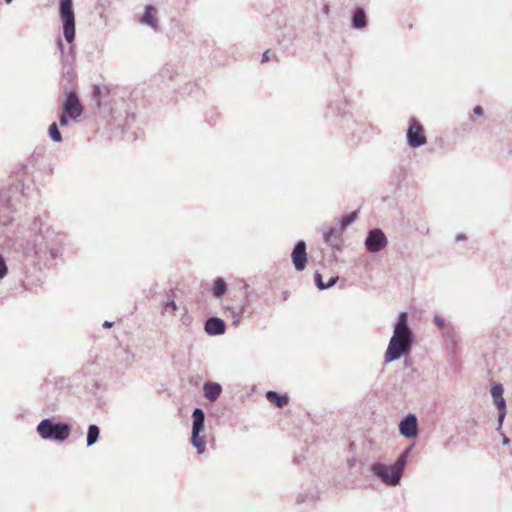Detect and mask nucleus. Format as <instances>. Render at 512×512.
I'll list each match as a JSON object with an SVG mask.
<instances>
[{
    "mask_svg": "<svg viewBox=\"0 0 512 512\" xmlns=\"http://www.w3.org/2000/svg\"><path fill=\"white\" fill-rule=\"evenodd\" d=\"M59 16L62 22L63 37L68 44L67 49L63 44L62 39L59 37L56 41L57 49L61 56V74H62V87L66 81L72 84L75 80L76 74L74 71L75 63V13L73 8V0H60L59 2Z\"/></svg>",
    "mask_w": 512,
    "mask_h": 512,
    "instance_id": "1",
    "label": "nucleus"
},
{
    "mask_svg": "<svg viewBox=\"0 0 512 512\" xmlns=\"http://www.w3.org/2000/svg\"><path fill=\"white\" fill-rule=\"evenodd\" d=\"M41 241L34 237V259L38 264L50 267L52 262L62 256L67 236L54 229L47 228L41 233Z\"/></svg>",
    "mask_w": 512,
    "mask_h": 512,
    "instance_id": "2",
    "label": "nucleus"
},
{
    "mask_svg": "<svg viewBox=\"0 0 512 512\" xmlns=\"http://www.w3.org/2000/svg\"><path fill=\"white\" fill-rule=\"evenodd\" d=\"M413 345V333L408 324L407 312H401L394 325L393 335L385 352V362H392L408 354Z\"/></svg>",
    "mask_w": 512,
    "mask_h": 512,
    "instance_id": "3",
    "label": "nucleus"
},
{
    "mask_svg": "<svg viewBox=\"0 0 512 512\" xmlns=\"http://www.w3.org/2000/svg\"><path fill=\"white\" fill-rule=\"evenodd\" d=\"M411 447L406 448L392 465L374 463L371 465V472L385 485L394 487L400 483Z\"/></svg>",
    "mask_w": 512,
    "mask_h": 512,
    "instance_id": "4",
    "label": "nucleus"
},
{
    "mask_svg": "<svg viewBox=\"0 0 512 512\" xmlns=\"http://www.w3.org/2000/svg\"><path fill=\"white\" fill-rule=\"evenodd\" d=\"M36 430L44 440L63 442L69 438L71 426L65 422H53L52 419L45 418L37 425Z\"/></svg>",
    "mask_w": 512,
    "mask_h": 512,
    "instance_id": "5",
    "label": "nucleus"
},
{
    "mask_svg": "<svg viewBox=\"0 0 512 512\" xmlns=\"http://www.w3.org/2000/svg\"><path fill=\"white\" fill-rule=\"evenodd\" d=\"M205 413L203 409L197 407L192 412V433L191 443L197 449L198 454H203L205 446Z\"/></svg>",
    "mask_w": 512,
    "mask_h": 512,
    "instance_id": "6",
    "label": "nucleus"
},
{
    "mask_svg": "<svg viewBox=\"0 0 512 512\" xmlns=\"http://www.w3.org/2000/svg\"><path fill=\"white\" fill-rule=\"evenodd\" d=\"M65 99L61 105V112L71 116V121L78 122L84 112L78 93L70 87L63 86Z\"/></svg>",
    "mask_w": 512,
    "mask_h": 512,
    "instance_id": "7",
    "label": "nucleus"
},
{
    "mask_svg": "<svg viewBox=\"0 0 512 512\" xmlns=\"http://www.w3.org/2000/svg\"><path fill=\"white\" fill-rule=\"evenodd\" d=\"M406 138L408 146L414 149L425 145L427 142L423 126L415 118L409 120Z\"/></svg>",
    "mask_w": 512,
    "mask_h": 512,
    "instance_id": "8",
    "label": "nucleus"
},
{
    "mask_svg": "<svg viewBox=\"0 0 512 512\" xmlns=\"http://www.w3.org/2000/svg\"><path fill=\"white\" fill-rule=\"evenodd\" d=\"M387 244V237L380 228L371 229L365 239V248L370 253L380 252Z\"/></svg>",
    "mask_w": 512,
    "mask_h": 512,
    "instance_id": "9",
    "label": "nucleus"
},
{
    "mask_svg": "<svg viewBox=\"0 0 512 512\" xmlns=\"http://www.w3.org/2000/svg\"><path fill=\"white\" fill-rule=\"evenodd\" d=\"M491 395L494 399V404L498 410V426L497 431H501L502 425L506 416V401L503 398L504 387L501 383L494 382L490 389Z\"/></svg>",
    "mask_w": 512,
    "mask_h": 512,
    "instance_id": "10",
    "label": "nucleus"
},
{
    "mask_svg": "<svg viewBox=\"0 0 512 512\" xmlns=\"http://www.w3.org/2000/svg\"><path fill=\"white\" fill-rule=\"evenodd\" d=\"M399 432L408 439L416 438L419 434L418 419L415 414L409 413L399 423Z\"/></svg>",
    "mask_w": 512,
    "mask_h": 512,
    "instance_id": "11",
    "label": "nucleus"
},
{
    "mask_svg": "<svg viewBox=\"0 0 512 512\" xmlns=\"http://www.w3.org/2000/svg\"><path fill=\"white\" fill-rule=\"evenodd\" d=\"M307 246L304 240H299L296 242L292 253L291 259L292 263L297 271H303L307 264Z\"/></svg>",
    "mask_w": 512,
    "mask_h": 512,
    "instance_id": "12",
    "label": "nucleus"
},
{
    "mask_svg": "<svg viewBox=\"0 0 512 512\" xmlns=\"http://www.w3.org/2000/svg\"><path fill=\"white\" fill-rule=\"evenodd\" d=\"M341 229L333 226H325L322 228L323 240L325 244L333 249L340 251L343 247V239L341 237Z\"/></svg>",
    "mask_w": 512,
    "mask_h": 512,
    "instance_id": "13",
    "label": "nucleus"
},
{
    "mask_svg": "<svg viewBox=\"0 0 512 512\" xmlns=\"http://www.w3.org/2000/svg\"><path fill=\"white\" fill-rule=\"evenodd\" d=\"M204 330L208 335L218 336L225 333L226 324L218 317H210L206 320Z\"/></svg>",
    "mask_w": 512,
    "mask_h": 512,
    "instance_id": "14",
    "label": "nucleus"
},
{
    "mask_svg": "<svg viewBox=\"0 0 512 512\" xmlns=\"http://www.w3.org/2000/svg\"><path fill=\"white\" fill-rule=\"evenodd\" d=\"M140 22L144 25L149 26L153 30L158 29V18H157V9L152 5H146L144 9V13L140 18Z\"/></svg>",
    "mask_w": 512,
    "mask_h": 512,
    "instance_id": "15",
    "label": "nucleus"
},
{
    "mask_svg": "<svg viewBox=\"0 0 512 512\" xmlns=\"http://www.w3.org/2000/svg\"><path fill=\"white\" fill-rule=\"evenodd\" d=\"M204 397L210 402H215L222 393V386L217 382L206 381L203 384Z\"/></svg>",
    "mask_w": 512,
    "mask_h": 512,
    "instance_id": "16",
    "label": "nucleus"
},
{
    "mask_svg": "<svg viewBox=\"0 0 512 512\" xmlns=\"http://www.w3.org/2000/svg\"><path fill=\"white\" fill-rule=\"evenodd\" d=\"M367 26V16L363 8H357L352 14V27L354 29H364Z\"/></svg>",
    "mask_w": 512,
    "mask_h": 512,
    "instance_id": "17",
    "label": "nucleus"
},
{
    "mask_svg": "<svg viewBox=\"0 0 512 512\" xmlns=\"http://www.w3.org/2000/svg\"><path fill=\"white\" fill-rule=\"evenodd\" d=\"M266 399L279 408L284 407L289 402V397L286 394L282 395L272 390L266 393Z\"/></svg>",
    "mask_w": 512,
    "mask_h": 512,
    "instance_id": "18",
    "label": "nucleus"
},
{
    "mask_svg": "<svg viewBox=\"0 0 512 512\" xmlns=\"http://www.w3.org/2000/svg\"><path fill=\"white\" fill-rule=\"evenodd\" d=\"M99 436H100L99 427L95 424H90L88 426L87 437H86L87 446L90 447V446L94 445L98 441Z\"/></svg>",
    "mask_w": 512,
    "mask_h": 512,
    "instance_id": "19",
    "label": "nucleus"
},
{
    "mask_svg": "<svg viewBox=\"0 0 512 512\" xmlns=\"http://www.w3.org/2000/svg\"><path fill=\"white\" fill-rule=\"evenodd\" d=\"M212 292L213 295L218 299L224 296V294L227 292V284L224 279L219 277L214 280Z\"/></svg>",
    "mask_w": 512,
    "mask_h": 512,
    "instance_id": "20",
    "label": "nucleus"
},
{
    "mask_svg": "<svg viewBox=\"0 0 512 512\" xmlns=\"http://www.w3.org/2000/svg\"><path fill=\"white\" fill-rule=\"evenodd\" d=\"M358 217V211H353L349 214L344 215L342 218L338 219L337 225L340 226L341 230H345L348 226H350Z\"/></svg>",
    "mask_w": 512,
    "mask_h": 512,
    "instance_id": "21",
    "label": "nucleus"
},
{
    "mask_svg": "<svg viewBox=\"0 0 512 512\" xmlns=\"http://www.w3.org/2000/svg\"><path fill=\"white\" fill-rule=\"evenodd\" d=\"M48 135L49 137L51 138L52 141L54 142H61L62 141V135H61V132L59 130V125L58 123L56 122H53L49 125V128H48Z\"/></svg>",
    "mask_w": 512,
    "mask_h": 512,
    "instance_id": "22",
    "label": "nucleus"
},
{
    "mask_svg": "<svg viewBox=\"0 0 512 512\" xmlns=\"http://www.w3.org/2000/svg\"><path fill=\"white\" fill-rule=\"evenodd\" d=\"M244 311H245V305L244 304L240 305L239 307L231 309L232 318H233V324L235 326H238L240 324V320H241V318H242V316L244 314Z\"/></svg>",
    "mask_w": 512,
    "mask_h": 512,
    "instance_id": "23",
    "label": "nucleus"
},
{
    "mask_svg": "<svg viewBox=\"0 0 512 512\" xmlns=\"http://www.w3.org/2000/svg\"><path fill=\"white\" fill-rule=\"evenodd\" d=\"M288 37V40L291 41L294 36H295V33H294V30L293 28L291 27H285L283 28L281 31H280V34L277 35V38H278V42L279 43H283L284 42V37Z\"/></svg>",
    "mask_w": 512,
    "mask_h": 512,
    "instance_id": "24",
    "label": "nucleus"
},
{
    "mask_svg": "<svg viewBox=\"0 0 512 512\" xmlns=\"http://www.w3.org/2000/svg\"><path fill=\"white\" fill-rule=\"evenodd\" d=\"M314 283H315L316 287L319 290H325L326 289L325 283L323 281V277H322L321 273H319V272H316L314 274Z\"/></svg>",
    "mask_w": 512,
    "mask_h": 512,
    "instance_id": "25",
    "label": "nucleus"
},
{
    "mask_svg": "<svg viewBox=\"0 0 512 512\" xmlns=\"http://www.w3.org/2000/svg\"><path fill=\"white\" fill-rule=\"evenodd\" d=\"M164 312L174 313L177 310V305L173 299L168 300L163 306Z\"/></svg>",
    "mask_w": 512,
    "mask_h": 512,
    "instance_id": "26",
    "label": "nucleus"
},
{
    "mask_svg": "<svg viewBox=\"0 0 512 512\" xmlns=\"http://www.w3.org/2000/svg\"><path fill=\"white\" fill-rule=\"evenodd\" d=\"M69 121H71V116H68L67 114L61 112L58 125L60 127H66V126H68Z\"/></svg>",
    "mask_w": 512,
    "mask_h": 512,
    "instance_id": "27",
    "label": "nucleus"
},
{
    "mask_svg": "<svg viewBox=\"0 0 512 512\" xmlns=\"http://www.w3.org/2000/svg\"><path fill=\"white\" fill-rule=\"evenodd\" d=\"M7 266H6V263L3 259V257L0 255V279H2L3 277L6 276L7 274Z\"/></svg>",
    "mask_w": 512,
    "mask_h": 512,
    "instance_id": "28",
    "label": "nucleus"
},
{
    "mask_svg": "<svg viewBox=\"0 0 512 512\" xmlns=\"http://www.w3.org/2000/svg\"><path fill=\"white\" fill-rule=\"evenodd\" d=\"M433 321L439 328L445 327V320L442 317H440L439 315H435L433 318Z\"/></svg>",
    "mask_w": 512,
    "mask_h": 512,
    "instance_id": "29",
    "label": "nucleus"
},
{
    "mask_svg": "<svg viewBox=\"0 0 512 512\" xmlns=\"http://www.w3.org/2000/svg\"><path fill=\"white\" fill-rule=\"evenodd\" d=\"M339 280V277L338 276H332L330 277V279L328 280L327 283H325V287L326 289H329L331 287H333Z\"/></svg>",
    "mask_w": 512,
    "mask_h": 512,
    "instance_id": "30",
    "label": "nucleus"
},
{
    "mask_svg": "<svg viewBox=\"0 0 512 512\" xmlns=\"http://www.w3.org/2000/svg\"><path fill=\"white\" fill-rule=\"evenodd\" d=\"M473 113L477 116H482L484 114V110L480 105H477L473 108Z\"/></svg>",
    "mask_w": 512,
    "mask_h": 512,
    "instance_id": "31",
    "label": "nucleus"
},
{
    "mask_svg": "<svg viewBox=\"0 0 512 512\" xmlns=\"http://www.w3.org/2000/svg\"><path fill=\"white\" fill-rule=\"evenodd\" d=\"M270 53L271 51L270 50H266L263 55H262V59H261V62L262 63H265V62H268L270 60Z\"/></svg>",
    "mask_w": 512,
    "mask_h": 512,
    "instance_id": "32",
    "label": "nucleus"
},
{
    "mask_svg": "<svg viewBox=\"0 0 512 512\" xmlns=\"http://www.w3.org/2000/svg\"><path fill=\"white\" fill-rule=\"evenodd\" d=\"M307 499H308V496H307V495L299 494V495L297 496L296 502H297L298 504H302V503L306 502V501H307Z\"/></svg>",
    "mask_w": 512,
    "mask_h": 512,
    "instance_id": "33",
    "label": "nucleus"
},
{
    "mask_svg": "<svg viewBox=\"0 0 512 512\" xmlns=\"http://www.w3.org/2000/svg\"><path fill=\"white\" fill-rule=\"evenodd\" d=\"M465 239H466V236H465V234H463V233H459V234H457V235H456V237H455V240H456L457 242H458V241H463V240H465Z\"/></svg>",
    "mask_w": 512,
    "mask_h": 512,
    "instance_id": "34",
    "label": "nucleus"
},
{
    "mask_svg": "<svg viewBox=\"0 0 512 512\" xmlns=\"http://www.w3.org/2000/svg\"><path fill=\"white\" fill-rule=\"evenodd\" d=\"M113 325H114V322H110V321H107V320H106V321H104V323H103V325H102V326H103L104 328H111Z\"/></svg>",
    "mask_w": 512,
    "mask_h": 512,
    "instance_id": "35",
    "label": "nucleus"
},
{
    "mask_svg": "<svg viewBox=\"0 0 512 512\" xmlns=\"http://www.w3.org/2000/svg\"><path fill=\"white\" fill-rule=\"evenodd\" d=\"M502 437H503V439H502V443H503L504 445L509 444V442H510L509 438H508L505 434H503V433H502Z\"/></svg>",
    "mask_w": 512,
    "mask_h": 512,
    "instance_id": "36",
    "label": "nucleus"
},
{
    "mask_svg": "<svg viewBox=\"0 0 512 512\" xmlns=\"http://www.w3.org/2000/svg\"><path fill=\"white\" fill-rule=\"evenodd\" d=\"M323 13H324L325 15H328V13H329V7H328L327 5H325V6L323 7Z\"/></svg>",
    "mask_w": 512,
    "mask_h": 512,
    "instance_id": "37",
    "label": "nucleus"
},
{
    "mask_svg": "<svg viewBox=\"0 0 512 512\" xmlns=\"http://www.w3.org/2000/svg\"><path fill=\"white\" fill-rule=\"evenodd\" d=\"M168 73H169V68H167V67H166V68H164V69L162 70V74H163V76L168 75Z\"/></svg>",
    "mask_w": 512,
    "mask_h": 512,
    "instance_id": "38",
    "label": "nucleus"
},
{
    "mask_svg": "<svg viewBox=\"0 0 512 512\" xmlns=\"http://www.w3.org/2000/svg\"><path fill=\"white\" fill-rule=\"evenodd\" d=\"M100 93L99 87L94 88V96L96 97Z\"/></svg>",
    "mask_w": 512,
    "mask_h": 512,
    "instance_id": "39",
    "label": "nucleus"
},
{
    "mask_svg": "<svg viewBox=\"0 0 512 512\" xmlns=\"http://www.w3.org/2000/svg\"><path fill=\"white\" fill-rule=\"evenodd\" d=\"M7 3H10L12 0H5Z\"/></svg>",
    "mask_w": 512,
    "mask_h": 512,
    "instance_id": "40",
    "label": "nucleus"
}]
</instances>
